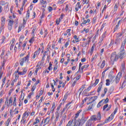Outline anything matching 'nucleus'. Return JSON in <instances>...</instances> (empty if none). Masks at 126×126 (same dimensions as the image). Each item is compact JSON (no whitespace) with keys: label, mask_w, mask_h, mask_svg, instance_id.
Instances as JSON below:
<instances>
[{"label":"nucleus","mask_w":126,"mask_h":126,"mask_svg":"<svg viewBox=\"0 0 126 126\" xmlns=\"http://www.w3.org/2000/svg\"><path fill=\"white\" fill-rule=\"evenodd\" d=\"M87 120H88V117L85 116L84 114L83 113L81 119H79L77 120H76L77 122L76 125L77 126H83V124H85L86 121H87Z\"/></svg>","instance_id":"obj_1"},{"label":"nucleus","mask_w":126,"mask_h":126,"mask_svg":"<svg viewBox=\"0 0 126 126\" xmlns=\"http://www.w3.org/2000/svg\"><path fill=\"white\" fill-rule=\"evenodd\" d=\"M111 61L112 62V63H114V62H117L118 61V57H117V54L116 52H113L111 57Z\"/></svg>","instance_id":"obj_5"},{"label":"nucleus","mask_w":126,"mask_h":126,"mask_svg":"<svg viewBox=\"0 0 126 126\" xmlns=\"http://www.w3.org/2000/svg\"><path fill=\"white\" fill-rule=\"evenodd\" d=\"M68 45H69V40H68L67 42L65 43L64 45L65 48H67V46H68Z\"/></svg>","instance_id":"obj_57"},{"label":"nucleus","mask_w":126,"mask_h":126,"mask_svg":"<svg viewBox=\"0 0 126 126\" xmlns=\"http://www.w3.org/2000/svg\"><path fill=\"white\" fill-rule=\"evenodd\" d=\"M89 42H90V40H89L88 43L86 42H83V44L82 45V47H87V46L89 45Z\"/></svg>","instance_id":"obj_22"},{"label":"nucleus","mask_w":126,"mask_h":126,"mask_svg":"<svg viewBox=\"0 0 126 126\" xmlns=\"http://www.w3.org/2000/svg\"><path fill=\"white\" fill-rule=\"evenodd\" d=\"M55 118H60V112L59 111H56L55 113Z\"/></svg>","instance_id":"obj_33"},{"label":"nucleus","mask_w":126,"mask_h":126,"mask_svg":"<svg viewBox=\"0 0 126 126\" xmlns=\"http://www.w3.org/2000/svg\"><path fill=\"white\" fill-rule=\"evenodd\" d=\"M121 69L123 71H124L125 69H126V65L125 64V63L122 64Z\"/></svg>","instance_id":"obj_34"},{"label":"nucleus","mask_w":126,"mask_h":126,"mask_svg":"<svg viewBox=\"0 0 126 126\" xmlns=\"http://www.w3.org/2000/svg\"><path fill=\"white\" fill-rule=\"evenodd\" d=\"M32 11V9H33V7L32 6V5H31L29 7V9L28 10L27 12V16L26 17H28V18H29V17H30V11Z\"/></svg>","instance_id":"obj_10"},{"label":"nucleus","mask_w":126,"mask_h":126,"mask_svg":"<svg viewBox=\"0 0 126 126\" xmlns=\"http://www.w3.org/2000/svg\"><path fill=\"white\" fill-rule=\"evenodd\" d=\"M93 107V104H92V105H90L88 108V110L89 111H90V110H91V109H92V107Z\"/></svg>","instance_id":"obj_62"},{"label":"nucleus","mask_w":126,"mask_h":126,"mask_svg":"<svg viewBox=\"0 0 126 126\" xmlns=\"http://www.w3.org/2000/svg\"><path fill=\"white\" fill-rule=\"evenodd\" d=\"M44 97L42 96L40 98V99L39 101V104L37 105V108H40V105H41V103H42V102H43V99Z\"/></svg>","instance_id":"obj_28"},{"label":"nucleus","mask_w":126,"mask_h":126,"mask_svg":"<svg viewBox=\"0 0 126 126\" xmlns=\"http://www.w3.org/2000/svg\"><path fill=\"white\" fill-rule=\"evenodd\" d=\"M106 35H107V32H104V33L102 35V38H105L106 37Z\"/></svg>","instance_id":"obj_54"},{"label":"nucleus","mask_w":126,"mask_h":126,"mask_svg":"<svg viewBox=\"0 0 126 126\" xmlns=\"http://www.w3.org/2000/svg\"><path fill=\"white\" fill-rule=\"evenodd\" d=\"M82 112V110L80 109L79 110L77 113L75 115V118L77 119V118H78V116H79V114Z\"/></svg>","instance_id":"obj_23"},{"label":"nucleus","mask_w":126,"mask_h":126,"mask_svg":"<svg viewBox=\"0 0 126 126\" xmlns=\"http://www.w3.org/2000/svg\"><path fill=\"white\" fill-rule=\"evenodd\" d=\"M97 56L96 55V54H95L94 55V57L92 58L91 62H93V61H94V60H96V59H97Z\"/></svg>","instance_id":"obj_50"},{"label":"nucleus","mask_w":126,"mask_h":126,"mask_svg":"<svg viewBox=\"0 0 126 126\" xmlns=\"http://www.w3.org/2000/svg\"><path fill=\"white\" fill-rule=\"evenodd\" d=\"M25 36L24 35H21L19 38V43L20 44H22V42H23V39H24Z\"/></svg>","instance_id":"obj_18"},{"label":"nucleus","mask_w":126,"mask_h":126,"mask_svg":"<svg viewBox=\"0 0 126 126\" xmlns=\"http://www.w3.org/2000/svg\"><path fill=\"white\" fill-rule=\"evenodd\" d=\"M21 28H22V26L19 27V29H18V33H19V32H20L21 31Z\"/></svg>","instance_id":"obj_63"},{"label":"nucleus","mask_w":126,"mask_h":126,"mask_svg":"<svg viewBox=\"0 0 126 126\" xmlns=\"http://www.w3.org/2000/svg\"><path fill=\"white\" fill-rule=\"evenodd\" d=\"M84 31L85 32V33H88V32H89V29H86V28H84Z\"/></svg>","instance_id":"obj_61"},{"label":"nucleus","mask_w":126,"mask_h":126,"mask_svg":"<svg viewBox=\"0 0 126 126\" xmlns=\"http://www.w3.org/2000/svg\"><path fill=\"white\" fill-rule=\"evenodd\" d=\"M118 10V3H116L114 6V11H117Z\"/></svg>","instance_id":"obj_44"},{"label":"nucleus","mask_w":126,"mask_h":126,"mask_svg":"<svg viewBox=\"0 0 126 126\" xmlns=\"http://www.w3.org/2000/svg\"><path fill=\"white\" fill-rule=\"evenodd\" d=\"M85 89V85H82L81 86V88L79 90L78 92H79V95H80L81 93H82V92L83 91V90H84Z\"/></svg>","instance_id":"obj_15"},{"label":"nucleus","mask_w":126,"mask_h":126,"mask_svg":"<svg viewBox=\"0 0 126 126\" xmlns=\"http://www.w3.org/2000/svg\"><path fill=\"white\" fill-rule=\"evenodd\" d=\"M63 119H61V120L60 121V123H58V126H62V125H63Z\"/></svg>","instance_id":"obj_45"},{"label":"nucleus","mask_w":126,"mask_h":126,"mask_svg":"<svg viewBox=\"0 0 126 126\" xmlns=\"http://www.w3.org/2000/svg\"><path fill=\"white\" fill-rule=\"evenodd\" d=\"M30 56V53H29L26 57L23 58L21 59L20 61V63H28V62H29V56Z\"/></svg>","instance_id":"obj_4"},{"label":"nucleus","mask_w":126,"mask_h":126,"mask_svg":"<svg viewBox=\"0 0 126 126\" xmlns=\"http://www.w3.org/2000/svg\"><path fill=\"white\" fill-rule=\"evenodd\" d=\"M63 14H62L60 16V17L59 18V22H61V21H62V20L63 19Z\"/></svg>","instance_id":"obj_56"},{"label":"nucleus","mask_w":126,"mask_h":126,"mask_svg":"<svg viewBox=\"0 0 126 126\" xmlns=\"http://www.w3.org/2000/svg\"><path fill=\"white\" fill-rule=\"evenodd\" d=\"M126 39H125L122 43L121 47L120 48V53L118 55L119 58H120V59H124V56L126 52L125 50V46L126 45Z\"/></svg>","instance_id":"obj_2"},{"label":"nucleus","mask_w":126,"mask_h":126,"mask_svg":"<svg viewBox=\"0 0 126 126\" xmlns=\"http://www.w3.org/2000/svg\"><path fill=\"white\" fill-rule=\"evenodd\" d=\"M20 44L21 43H19V44L18 43V50H21V45H20Z\"/></svg>","instance_id":"obj_58"},{"label":"nucleus","mask_w":126,"mask_h":126,"mask_svg":"<svg viewBox=\"0 0 126 126\" xmlns=\"http://www.w3.org/2000/svg\"><path fill=\"white\" fill-rule=\"evenodd\" d=\"M14 42H15V39H13L10 42V51H12L13 50V47H14Z\"/></svg>","instance_id":"obj_11"},{"label":"nucleus","mask_w":126,"mask_h":126,"mask_svg":"<svg viewBox=\"0 0 126 126\" xmlns=\"http://www.w3.org/2000/svg\"><path fill=\"white\" fill-rule=\"evenodd\" d=\"M101 113L100 112H98L97 116H96V115H93L89 120L91 121L92 123H94L95 121H100V120H101Z\"/></svg>","instance_id":"obj_3"},{"label":"nucleus","mask_w":126,"mask_h":126,"mask_svg":"<svg viewBox=\"0 0 126 126\" xmlns=\"http://www.w3.org/2000/svg\"><path fill=\"white\" fill-rule=\"evenodd\" d=\"M13 25V21L10 20L8 22V30H12V26Z\"/></svg>","instance_id":"obj_8"},{"label":"nucleus","mask_w":126,"mask_h":126,"mask_svg":"<svg viewBox=\"0 0 126 126\" xmlns=\"http://www.w3.org/2000/svg\"><path fill=\"white\" fill-rule=\"evenodd\" d=\"M114 45V40H111L110 44L109 45V48L112 47Z\"/></svg>","instance_id":"obj_47"},{"label":"nucleus","mask_w":126,"mask_h":126,"mask_svg":"<svg viewBox=\"0 0 126 126\" xmlns=\"http://www.w3.org/2000/svg\"><path fill=\"white\" fill-rule=\"evenodd\" d=\"M50 84L51 86L53 92H55V91H56V89L54 88V84H53V83H51Z\"/></svg>","instance_id":"obj_42"},{"label":"nucleus","mask_w":126,"mask_h":126,"mask_svg":"<svg viewBox=\"0 0 126 126\" xmlns=\"http://www.w3.org/2000/svg\"><path fill=\"white\" fill-rule=\"evenodd\" d=\"M92 87H93V85L91 84V86L88 87V88H87V90H84V92H85V91H86V90H88V91H89L90 90H91V88H92Z\"/></svg>","instance_id":"obj_35"},{"label":"nucleus","mask_w":126,"mask_h":126,"mask_svg":"<svg viewBox=\"0 0 126 126\" xmlns=\"http://www.w3.org/2000/svg\"><path fill=\"white\" fill-rule=\"evenodd\" d=\"M21 123H23V124H27L26 122V117H22Z\"/></svg>","instance_id":"obj_25"},{"label":"nucleus","mask_w":126,"mask_h":126,"mask_svg":"<svg viewBox=\"0 0 126 126\" xmlns=\"http://www.w3.org/2000/svg\"><path fill=\"white\" fill-rule=\"evenodd\" d=\"M113 119H114V116H113V114H111V116H110L108 119H106L105 122H103L104 123V124H107V123H108L109 121H112V120H113Z\"/></svg>","instance_id":"obj_13"},{"label":"nucleus","mask_w":126,"mask_h":126,"mask_svg":"<svg viewBox=\"0 0 126 126\" xmlns=\"http://www.w3.org/2000/svg\"><path fill=\"white\" fill-rule=\"evenodd\" d=\"M103 104H107V103H108V102H109V98H106V99H102L101 100Z\"/></svg>","instance_id":"obj_24"},{"label":"nucleus","mask_w":126,"mask_h":126,"mask_svg":"<svg viewBox=\"0 0 126 126\" xmlns=\"http://www.w3.org/2000/svg\"><path fill=\"white\" fill-rule=\"evenodd\" d=\"M106 86H109V85H110V82H111V81H110L109 79H106Z\"/></svg>","instance_id":"obj_37"},{"label":"nucleus","mask_w":126,"mask_h":126,"mask_svg":"<svg viewBox=\"0 0 126 126\" xmlns=\"http://www.w3.org/2000/svg\"><path fill=\"white\" fill-rule=\"evenodd\" d=\"M34 38V35H33V36L31 38V39L29 40V42L31 43H33V42H34L35 40Z\"/></svg>","instance_id":"obj_40"},{"label":"nucleus","mask_w":126,"mask_h":126,"mask_svg":"<svg viewBox=\"0 0 126 126\" xmlns=\"http://www.w3.org/2000/svg\"><path fill=\"white\" fill-rule=\"evenodd\" d=\"M83 1V4H85V3L86 4H88V1H87V0H82Z\"/></svg>","instance_id":"obj_51"},{"label":"nucleus","mask_w":126,"mask_h":126,"mask_svg":"<svg viewBox=\"0 0 126 126\" xmlns=\"http://www.w3.org/2000/svg\"><path fill=\"white\" fill-rule=\"evenodd\" d=\"M19 107H21V105L23 104V101H21L20 99H19Z\"/></svg>","instance_id":"obj_55"},{"label":"nucleus","mask_w":126,"mask_h":126,"mask_svg":"<svg viewBox=\"0 0 126 126\" xmlns=\"http://www.w3.org/2000/svg\"><path fill=\"white\" fill-rule=\"evenodd\" d=\"M53 65V64L52 63H50L49 64V66L48 67V70H51V69H52V66Z\"/></svg>","instance_id":"obj_59"},{"label":"nucleus","mask_w":126,"mask_h":126,"mask_svg":"<svg viewBox=\"0 0 126 126\" xmlns=\"http://www.w3.org/2000/svg\"><path fill=\"white\" fill-rule=\"evenodd\" d=\"M2 103H3V99L0 98V108L1 107V105H2Z\"/></svg>","instance_id":"obj_46"},{"label":"nucleus","mask_w":126,"mask_h":126,"mask_svg":"<svg viewBox=\"0 0 126 126\" xmlns=\"http://www.w3.org/2000/svg\"><path fill=\"white\" fill-rule=\"evenodd\" d=\"M4 94V91L3 90H1L0 92V97H2Z\"/></svg>","instance_id":"obj_43"},{"label":"nucleus","mask_w":126,"mask_h":126,"mask_svg":"<svg viewBox=\"0 0 126 126\" xmlns=\"http://www.w3.org/2000/svg\"><path fill=\"white\" fill-rule=\"evenodd\" d=\"M88 66H89V64H87V65H85L84 66H83L81 69V73H83V69H84V68H87V67H88Z\"/></svg>","instance_id":"obj_21"},{"label":"nucleus","mask_w":126,"mask_h":126,"mask_svg":"<svg viewBox=\"0 0 126 126\" xmlns=\"http://www.w3.org/2000/svg\"><path fill=\"white\" fill-rule=\"evenodd\" d=\"M97 98H98V96H94L93 97H91L90 99H89V101H91L92 99H93V101H95V100H97Z\"/></svg>","instance_id":"obj_29"},{"label":"nucleus","mask_w":126,"mask_h":126,"mask_svg":"<svg viewBox=\"0 0 126 126\" xmlns=\"http://www.w3.org/2000/svg\"><path fill=\"white\" fill-rule=\"evenodd\" d=\"M55 108H56V103L53 102L52 107L51 108V111H52V112H54Z\"/></svg>","instance_id":"obj_32"},{"label":"nucleus","mask_w":126,"mask_h":126,"mask_svg":"<svg viewBox=\"0 0 126 126\" xmlns=\"http://www.w3.org/2000/svg\"><path fill=\"white\" fill-rule=\"evenodd\" d=\"M74 39H75V42L76 43H78V42H79V37H77L76 35H74Z\"/></svg>","instance_id":"obj_30"},{"label":"nucleus","mask_w":126,"mask_h":126,"mask_svg":"<svg viewBox=\"0 0 126 126\" xmlns=\"http://www.w3.org/2000/svg\"><path fill=\"white\" fill-rule=\"evenodd\" d=\"M11 121V119L10 118H8L7 121L5 123V125L6 126H9V123H10Z\"/></svg>","instance_id":"obj_19"},{"label":"nucleus","mask_w":126,"mask_h":126,"mask_svg":"<svg viewBox=\"0 0 126 126\" xmlns=\"http://www.w3.org/2000/svg\"><path fill=\"white\" fill-rule=\"evenodd\" d=\"M121 41V38L118 37V38H116L115 44L118 45V44H120V42Z\"/></svg>","instance_id":"obj_26"},{"label":"nucleus","mask_w":126,"mask_h":126,"mask_svg":"<svg viewBox=\"0 0 126 126\" xmlns=\"http://www.w3.org/2000/svg\"><path fill=\"white\" fill-rule=\"evenodd\" d=\"M77 124V122H76V120H75V119L74 120H70L66 126H77V125H76Z\"/></svg>","instance_id":"obj_6"},{"label":"nucleus","mask_w":126,"mask_h":126,"mask_svg":"<svg viewBox=\"0 0 126 126\" xmlns=\"http://www.w3.org/2000/svg\"><path fill=\"white\" fill-rule=\"evenodd\" d=\"M40 2L42 4H45V3H46V0H40Z\"/></svg>","instance_id":"obj_53"},{"label":"nucleus","mask_w":126,"mask_h":126,"mask_svg":"<svg viewBox=\"0 0 126 126\" xmlns=\"http://www.w3.org/2000/svg\"><path fill=\"white\" fill-rule=\"evenodd\" d=\"M4 109H5V105H3L1 108L0 112H3V110H4Z\"/></svg>","instance_id":"obj_49"},{"label":"nucleus","mask_w":126,"mask_h":126,"mask_svg":"<svg viewBox=\"0 0 126 126\" xmlns=\"http://www.w3.org/2000/svg\"><path fill=\"white\" fill-rule=\"evenodd\" d=\"M35 31H36V29H33L32 30V35H33V36H34V35H35Z\"/></svg>","instance_id":"obj_52"},{"label":"nucleus","mask_w":126,"mask_h":126,"mask_svg":"<svg viewBox=\"0 0 126 126\" xmlns=\"http://www.w3.org/2000/svg\"><path fill=\"white\" fill-rule=\"evenodd\" d=\"M108 104H106L103 107V111H105V110H106V109H107V107H108Z\"/></svg>","instance_id":"obj_60"},{"label":"nucleus","mask_w":126,"mask_h":126,"mask_svg":"<svg viewBox=\"0 0 126 126\" xmlns=\"http://www.w3.org/2000/svg\"><path fill=\"white\" fill-rule=\"evenodd\" d=\"M104 105V103H103V101L101 100L97 105V108H100L101 106Z\"/></svg>","instance_id":"obj_27"},{"label":"nucleus","mask_w":126,"mask_h":126,"mask_svg":"<svg viewBox=\"0 0 126 126\" xmlns=\"http://www.w3.org/2000/svg\"><path fill=\"white\" fill-rule=\"evenodd\" d=\"M0 5H5L6 4V2H5V1H4V0H1L0 1Z\"/></svg>","instance_id":"obj_36"},{"label":"nucleus","mask_w":126,"mask_h":126,"mask_svg":"<svg viewBox=\"0 0 126 126\" xmlns=\"http://www.w3.org/2000/svg\"><path fill=\"white\" fill-rule=\"evenodd\" d=\"M92 124H93V122H92L91 120H89L86 122L85 126H92Z\"/></svg>","instance_id":"obj_17"},{"label":"nucleus","mask_w":126,"mask_h":126,"mask_svg":"<svg viewBox=\"0 0 126 126\" xmlns=\"http://www.w3.org/2000/svg\"><path fill=\"white\" fill-rule=\"evenodd\" d=\"M13 105L16 106V96L15 95H14V97Z\"/></svg>","instance_id":"obj_39"},{"label":"nucleus","mask_w":126,"mask_h":126,"mask_svg":"<svg viewBox=\"0 0 126 126\" xmlns=\"http://www.w3.org/2000/svg\"><path fill=\"white\" fill-rule=\"evenodd\" d=\"M33 18H35L36 17V13L34 11H32L31 12Z\"/></svg>","instance_id":"obj_41"},{"label":"nucleus","mask_w":126,"mask_h":126,"mask_svg":"<svg viewBox=\"0 0 126 126\" xmlns=\"http://www.w3.org/2000/svg\"><path fill=\"white\" fill-rule=\"evenodd\" d=\"M102 86H103V82H101L99 83L98 88L97 89V93H100V91H101V89H102Z\"/></svg>","instance_id":"obj_14"},{"label":"nucleus","mask_w":126,"mask_h":126,"mask_svg":"<svg viewBox=\"0 0 126 126\" xmlns=\"http://www.w3.org/2000/svg\"><path fill=\"white\" fill-rule=\"evenodd\" d=\"M9 5V2H6V4L4 6V10L5 12H7L9 10L8 6Z\"/></svg>","instance_id":"obj_12"},{"label":"nucleus","mask_w":126,"mask_h":126,"mask_svg":"<svg viewBox=\"0 0 126 126\" xmlns=\"http://www.w3.org/2000/svg\"><path fill=\"white\" fill-rule=\"evenodd\" d=\"M49 122H50V117H48L44 120L45 125H47V124H49Z\"/></svg>","instance_id":"obj_20"},{"label":"nucleus","mask_w":126,"mask_h":126,"mask_svg":"<svg viewBox=\"0 0 126 126\" xmlns=\"http://www.w3.org/2000/svg\"><path fill=\"white\" fill-rule=\"evenodd\" d=\"M1 30H3V29H4L3 26H4V24H5V18L2 17L1 19Z\"/></svg>","instance_id":"obj_7"},{"label":"nucleus","mask_w":126,"mask_h":126,"mask_svg":"<svg viewBox=\"0 0 126 126\" xmlns=\"http://www.w3.org/2000/svg\"><path fill=\"white\" fill-rule=\"evenodd\" d=\"M1 61H2V62H1V63H5V62H6V60H7V55H6L4 56V58L1 59Z\"/></svg>","instance_id":"obj_16"},{"label":"nucleus","mask_w":126,"mask_h":126,"mask_svg":"<svg viewBox=\"0 0 126 126\" xmlns=\"http://www.w3.org/2000/svg\"><path fill=\"white\" fill-rule=\"evenodd\" d=\"M98 82H99V79H96L95 81L94 84H93V86L94 85V86H96V85L98 84Z\"/></svg>","instance_id":"obj_38"},{"label":"nucleus","mask_w":126,"mask_h":126,"mask_svg":"<svg viewBox=\"0 0 126 126\" xmlns=\"http://www.w3.org/2000/svg\"><path fill=\"white\" fill-rule=\"evenodd\" d=\"M109 81H110V82H113V81H115V76H110Z\"/></svg>","instance_id":"obj_31"},{"label":"nucleus","mask_w":126,"mask_h":126,"mask_svg":"<svg viewBox=\"0 0 126 126\" xmlns=\"http://www.w3.org/2000/svg\"><path fill=\"white\" fill-rule=\"evenodd\" d=\"M18 46V43H17L14 47V50L15 52H16L17 50V47Z\"/></svg>","instance_id":"obj_48"},{"label":"nucleus","mask_w":126,"mask_h":126,"mask_svg":"<svg viewBox=\"0 0 126 126\" xmlns=\"http://www.w3.org/2000/svg\"><path fill=\"white\" fill-rule=\"evenodd\" d=\"M121 75H122V73L119 72L117 76H116V84L119 83V82L120 81V79H121Z\"/></svg>","instance_id":"obj_9"},{"label":"nucleus","mask_w":126,"mask_h":126,"mask_svg":"<svg viewBox=\"0 0 126 126\" xmlns=\"http://www.w3.org/2000/svg\"><path fill=\"white\" fill-rule=\"evenodd\" d=\"M23 73H24V75L26 73V72H27V69H24L23 70Z\"/></svg>","instance_id":"obj_64"}]
</instances>
